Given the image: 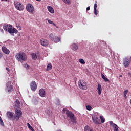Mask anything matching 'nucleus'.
<instances>
[{"label":"nucleus","instance_id":"1","mask_svg":"<svg viewBox=\"0 0 131 131\" xmlns=\"http://www.w3.org/2000/svg\"><path fill=\"white\" fill-rule=\"evenodd\" d=\"M15 116L13 114V112H7L6 115L8 119H10V120H16V121H18L19 119L22 117V112L21 111V110L16 109L15 110Z\"/></svg>","mask_w":131,"mask_h":131},{"label":"nucleus","instance_id":"2","mask_svg":"<svg viewBox=\"0 0 131 131\" xmlns=\"http://www.w3.org/2000/svg\"><path fill=\"white\" fill-rule=\"evenodd\" d=\"M15 58L18 62H25L27 60V55L25 53L20 51L19 53H16Z\"/></svg>","mask_w":131,"mask_h":131},{"label":"nucleus","instance_id":"3","mask_svg":"<svg viewBox=\"0 0 131 131\" xmlns=\"http://www.w3.org/2000/svg\"><path fill=\"white\" fill-rule=\"evenodd\" d=\"M13 26L11 25H4L3 29L5 31H8L9 33H18V30L16 28H12Z\"/></svg>","mask_w":131,"mask_h":131},{"label":"nucleus","instance_id":"4","mask_svg":"<svg viewBox=\"0 0 131 131\" xmlns=\"http://www.w3.org/2000/svg\"><path fill=\"white\" fill-rule=\"evenodd\" d=\"M78 85L82 91H86L88 90V83L83 80H80L78 82Z\"/></svg>","mask_w":131,"mask_h":131},{"label":"nucleus","instance_id":"5","mask_svg":"<svg viewBox=\"0 0 131 131\" xmlns=\"http://www.w3.org/2000/svg\"><path fill=\"white\" fill-rule=\"evenodd\" d=\"M49 37L50 40H51L52 41H54V42L57 43L61 41V38H60V37L56 36V34H55V33H50Z\"/></svg>","mask_w":131,"mask_h":131},{"label":"nucleus","instance_id":"6","mask_svg":"<svg viewBox=\"0 0 131 131\" xmlns=\"http://www.w3.org/2000/svg\"><path fill=\"white\" fill-rule=\"evenodd\" d=\"M26 9L29 13H32L33 14L34 13V7L31 4H28L26 6Z\"/></svg>","mask_w":131,"mask_h":131},{"label":"nucleus","instance_id":"7","mask_svg":"<svg viewBox=\"0 0 131 131\" xmlns=\"http://www.w3.org/2000/svg\"><path fill=\"white\" fill-rule=\"evenodd\" d=\"M92 120L95 124H101V121H100L99 117L96 114H93L92 115Z\"/></svg>","mask_w":131,"mask_h":131},{"label":"nucleus","instance_id":"8","mask_svg":"<svg viewBox=\"0 0 131 131\" xmlns=\"http://www.w3.org/2000/svg\"><path fill=\"white\" fill-rule=\"evenodd\" d=\"M14 7L16 8L18 11H23L24 9V6L23 4H22L20 2H16L14 3Z\"/></svg>","mask_w":131,"mask_h":131},{"label":"nucleus","instance_id":"9","mask_svg":"<svg viewBox=\"0 0 131 131\" xmlns=\"http://www.w3.org/2000/svg\"><path fill=\"white\" fill-rule=\"evenodd\" d=\"M122 64L123 66H124L125 68H128L129 65H130V61H129V59H128V58H126L123 59Z\"/></svg>","mask_w":131,"mask_h":131},{"label":"nucleus","instance_id":"10","mask_svg":"<svg viewBox=\"0 0 131 131\" xmlns=\"http://www.w3.org/2000/svg\"><path fill=\"white\" fill-rule=\"evenodd\" d=\"M6 90L8 91L9 93H11L13 92V85H12V84L11 83V81H9L6 84Z\"/></svg>","mask_w":131,"mask_h":131},{"label":"nucleus","instance_id":"11","mask_svg":"<svg viewBox=\"0 0 131 131\" xmlns=\"http://www.w3.org/2000/svg\"><path fill=\"white\" fill-rule=\"evenodd\" d=\"M30 88L32 91L35 92L37 89V85L36 84V82L34 81H32L30 83Z\"/></svg>","mask_w":131,"mask_h":131},{"label":"nucleus","instance_id":"12","mask_svg":"<svg viewBox=\"0 0 131 131\" xmlns=\"http://www.w3.org/2000/svg\"><path fill=\"white\" fill-rule=\"evenodd\" d=\"M110 125L113 127L114 131H118V126L116 124L113 123V121H111L110 122Z\"/></svg>","mask_w":131,"mask_h":131},{"label":"nucleus","instance_id":"13","mask_svg":"<svg viewBox=\"0 0 131 131\" xmlns=\"http://www.w3.org/2000/svg\"><path fill=\"white\" fill-rule=\"evenodd\" d=\"M40 43L41 45V46H43V47H48V45H49V41L47 40L46 39L41 38L40 41Z\"/></svg>","mask_w":131,"mask_h":131},{"label":"nucleus","instance_id":"14","mask_svg":"<svg viewBox=\"0 0 131 131\" xmlns=\"http://www.w3.org/2000/svg\"><path fill=\"white\" fill-rule=\"evenodd\" d=\"M66 115H67V119L70 118V117H72L74 116V114L72 113V112L69 111V110H67L66 111Z\"/></svg>","mask_w":131,"mask_h":131},{"label":"nucleus","instance_id":"15","mask_svg":"<svg viewBox=\"0 0 131 131\" xmlns=\"http://www.w3.org/2000/svg\"><path fill=\"white\" fill-rule=\"evenodd\" d=\"M76 117L74 115L68 119V120L69 121V122H71L72 123H76Z\"/></svg>","mask_w":131,"mask_h":131},{"label":"nucleus","instance_id":"16","mask_svg":"<svg viewBox=\"0 0 131 131\" xmlns=\"http://www.w3.org/2000/svg\"><path fill=\"white\" fill-rule=\"evenodd\" d=\"M39 94L40 97L43 98L46 97V91L43 89H41L39 91Z\"/></svg>","mask_w":131,"mask_h":131},{"label":"nucleus","instance_id":"17","mask_svg":"<svg viewBox=\"0 0 131 131\" xmlns=\"http://www.w3.org/2000/svg\"><path fill=\"white\" fill-rule=\"evenodd\" d=\"M71 48L73 51H77L78 50V45L76 43H73L71 45Z\"/></svg>","mask_w":131,"mask_h":131},{"label":"nucleus","instance_id":"18","mask_svg":"<svg viewBox=\"0 0 131 131\" xmlns=\"http://www.w3.org/2000/svg\"><path fill=\"white\" fill-rule=\"evenodd\" d=\"M2 51L4 54H6V55H9L10 54V50L8 49L6 47H2Z\"/></svg>","mask_w":131,"mask_h":131},{"label":"nucleus","instance_id":"19","mask_svg":"<svg viewBox=\"0 0 131 131\" xmlns=\"http://www.w3.org/2000/svg\"><path fill=\"white\" fill-rule=\"evenodd\" d=\"M97 92L98 95H101V94H102V85L100 84H98Z\"/></svg>","mask_w":131,"mask_h":131},{"label":"nucleus","instance_id":"20","mask_svg":"<svg viewBox=\"0 0 131 131\" xmlns=\"http://www.w3.org/2000/svg\"><path fill=\"white\" fill-rule=\"evenodd\" d=\"M47 9L49 12H50V13H51V14H54V13H55V10H54V8H53V7H52L51 6H47Z\"/></svg>","mask_w":131,"mask_h":131},{"label":"nucleus","instance_id":"21","mask_svg":"<svg viewBox=\"0 0 131 131\" xmlns=\"http://www.w3.org/2000/svg\"><path fill=\"white\" fill-rule=\"evenodd\" d=\"M101 77L103 79H104V81H105V82H110V80H109V79H108V78L105 77V75H104L103 74V73H101Z\"/></svg>","mask_w":131,"mask_h":131},{"label":"nucleus","instance_id":"22","mask_svg":"<svg viewBox=\"0 0 131 131\" xmlns=\"http://www.w3.org/2000/svg\"><path fill=\"white\" fill-rule=\"evenodd\" d=\"M15 105L17 107V108H19L20 107V101L18 100H16V102H15Z\"/></svg>","mask_w":131,"mask_h":131},{"label":"nucleus","instance_id":"23","mask_svg":"<svg viewBox=\"0 0 131 131\" xmlns=\"http://www.w3.org/2000/svg\"><path fill=\"white\" fill-rule=\"evenodd\" d=\"M62 1L67 5H71V1L70 0H62Z\"/></svg>","mask_w":131,"mask_h":131},{"label":"nucleus","instance_id":"24","mask_svg":"<svg viewBox=\"0 0 131 131\" xmlns=\"http://www.w3.org/2000/svg\"><path fill=\"white\" fill-rule=\"evenodd\" d=\"M84 131H93L89 126H85L84 127Z\"/></svg>","mask_w":131,"mask_h":131},{"label":"nucleus","instance_id":"25","mask_svg":"<svg viewBox=\"0 0 131 131\" xmlns=\"http://www.w3.org/2000/svg\"><path fill=\"white\" fill-rule=\"evenodd\" d=\"M32 57L33 60H36L37 59V55L35 53L32 54Z\"/></svg>","mask_w":131,"mask_h":131},{"label":"nucleus","instance_id":"26","mask_svg":"<svg viewBox=\"0 0 131 131\" xmlns=\"http://www.w3.org/2000/svg\"><path fill=\"white\" fill-rule=\"evenodd\" d=\"M79 63H81V64H82V65H84V64H85V61H84V60L82 58L79 59Z\"/></svg>","mask_w":131,"mask_h":131},{"label":"nucleus","instance_id":"27","mask_svg":"<svg viewBox=\"0 0 131 131\" xmlns=\"http://www.w3.org/2000/svg\"><path fill=\"white\" fill-rule=\"evenodd\" d=\"M51 69H52V64L49 63L47 66V71H49V70H51Z\"/></svg>","mask_w":131,"mask_h":131},{"label":"nucleus","instance_id":"28","mask_svg":"<svg viewBox=\"0 0 131 131\" xmlns=\"http://www.w3.org/2000/svg\"><path fill=\"white\" fill-rule=\"evenodd\" d=\"M100 119L101 120V123H104L105 122V119L104 118V117L103 116H100Z\"/></svg>","mask_w":131,"mask_h":131},{"label":"nucleus","instance_id":"29","mask_svg":"<svg viewBox=\"0 0 131 131\" xmlns=\"http://www.w3.org/2000/svg\"><path fill=\"white\" fill-rule=\"evenodd\" d=\"M128 93V89L124 91L123 94L124 96V98H126V95H127V93Z\"/></svg>","mask_w":131,"mask_h":131},{"label":"nucleus","instance_id":"30","mask_svg":"<svg viewBox=\"0 0 131 131\" xmlns=\"http://www.w3.org/2000/svg\"><path fill=\"white\" fill-rule=\"evenodd\" d=\"M23 67H25V68H26V69H29V65L27 64V63H25L23 64Z\"/></svg>","mask_w":131,"mask_h":131},{"label":"nucleus","instance_id":"31","mask_svg":"<svg viewBox=\"0 0 131 131\" xmlns=\"http://www.w3.org/2000/svg\"><path fill=\"white\" fill-rule=\"evenodd\" d=\"M0 124L2 126H4V121H3V119L2 117H0Z\"/></svg>","mask_w":131,"mask_h":131},{"label":"nucleus","instance_id":"32","mask_svg":"<svg viewBox=\"0 0 131 131\" xmlns=\"http://www.w3.org/2000/svg\"><path fill=\"white\" fill-rule=\"evenodd\" d=\"M86 109H87V110H89V111H90V110H92V107L90 105H87L86 106Z\"/></svg>","mask_w":131,"mask_h":131},{"label":"nucleus","instance_id":"33","mask_svg":"<svg viewBox=\"0 0 131 131\" xmlns=\"http://www.w3.org/2000/svg\"><path fill=\"white\" fill-rule=\"evenodd\" d=\"M27 126H28V128H29V129H31L32 128H33V127H32V126H31V125H30V124H29V123H27Z\"/></svg>","mask_w":131,"mask_h":131},{"label":"nucleus","instance_id":"34","mask_svg":"<svg viewBox=\"0 0 131 131\" xmlns=\"http://www.w3.org/2000/svg\"><path fill=\"white\" fill-rule=\"evenodd\" d=\"M95 3H96L94 4V9H97V1H95Z\"/></svg>","mask_w":131,"mask_h":131},{"label":"nucleus","instance_id":"35","mask_svg":"<svg viewBox=\"0 0 131 131\" xmlns=\"http://www.w3.org/2000/svg\"><path fill=\"white\" fill-rule=\"evenodd\" d=\"M94 13L95 15H98V11L97 9H94Z\"/></svg>","mask_w":131,"mask_h":131},{"label":"nucleus","instance_id":"36","mask_svg":"<svg viewBox=\"0 0 131 131\" xmlns=\"http://www.w3.org/2000/svg\"><path fill=\"white\" fill-rule=\"evenodd\" d=\"M48 23H49V24H52L54 23V22H53V21H52L50 19L48 20Z\"/></svg>","mask_w":131,"mask_h":131},{"label":"nucleus","instance_id":"37","mask_svg":"<svg viewBox=\"0 0 131 131\" xmlns=\"http://www.w3.org/2000/svg\"><path fill=\"white\" fill-rule=\"evenodd\" d=\"M17 28L19 29V30H22V27L19 25L17 26Z\"/></svg>","mask_w":131,"mask_h":131},{"label":"nucleus","instance_id":"38","mask_svg":"<svg viewBox=\"0 0 131 131\" xmlns=\"http://www.w3.org/2000/svg\"><path fill=\"white\" fill-rule=\"evenodd\" d=\"M6 70L8 71V72L10 71V69H9L8 68H6Z\"/></svg>","mask_w":131,"mask_h":131},{"label":"nucleus","instance_id":"39","mask_svg":"<svg viewBox=\"0 0 131 131\" xmlns=\"http://www.w3.org/2000/svg\"><path fill=\"white\" fill-rule=\"evenodd\" d=\"M90 6H88V7H87V8H86V10H87V11H90Z\"/></svg>","mask_w":131,"mask_h":131},{"label":"nucleus","instance_id":"40","mask_svg":"<svg viewBox=\"0 0 131 131\" xmlns=\"http://www.w3.org/2000/svg\"><path fill=\"white\" fill-rule=\"evenodd\" d=\"M2 57H3V54L0 53V59L2 58Z\"/></svg>","mask_w":131,"mask_h":131},{"label":"nucleus","instance_id":"41","mask_svg":"<svg viewBox=\"0 0 131 131\" xmlns=\"http://www.w3.org/2000/svg\"><path fill=\"white\" fill-rule=\"evenodd\" d=\"M53 25H54V26H56V24H55V23H53Z\"/></svg>","mask_w":131,"mask_h":131},{"label":"nucleus","instance_id":"42","mask_svg":"<svg viewBox=\"0 0 131 131\" xmlns=\"http://www.w3.org/2000/svg\"><path fill=\"white\" fill-rule=\"evenodd\" d=\"M2 45H3V43H2V42H0V46H2Z\"/></svg>","mask_w":131,"mask_h":131},{"label":"nucleus","instance_id":"43","mask_svg":"<svg viewBox=\"0 0 131 131\" xmlns=\"http://www.w3.org/2000/svg\"><path fill=\"white\" fill-rule=\"evenodd\" d=\"M4 1H5V2L7 1V2H9V0H4Z\"/></svg>","mask_w":131,"mask_h":131},{"label":"nucleus","instance_id":"44","mask_svg":"<svg viewBox=\"0 0 131 131\" xmlns=\"http://www.w3.org/2000/svg\"><path fill=\"white\" fill-rule=\"evenodd\" d=\"M37 2H40V0H36Z\"/></svg>","mask_w":131,"mask_h":131},{"label":"nucleus","instance_id":"45","mask_svg":"<svg viewBox=\"0 0 131 131\" xmlns=\"http://www.w3.org/2000/svg\"><path fill=\"white\" fill-rule=\"evenodd\" d=\"M1 1H2V2H4V0H1Z\"/></svg>","mask_w":131,"mask_h":131}]
</instances>
